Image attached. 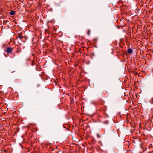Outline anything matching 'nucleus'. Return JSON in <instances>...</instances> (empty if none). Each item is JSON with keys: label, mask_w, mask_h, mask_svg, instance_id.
<instances>
[{"label": "nucleus", "mask_w": 153, "mask_h": 153, "mask_svg": "<svg viewBox=\"0 0 153 153\" xmlns=\"http://www.w3.org/2000/svg\"><path fill=\"white\" fill-rule=\"evenodd\" d=\"M12 51V48H11L10 47H8L7 48L6 50L5 51L8 53H11Z\"/></svg>", "instance_id": "1"}, {"label": "nucleus", "mask_w": 153, "mask_h": 153, "mask_svg": "<svg viewBox=\"0 0 153 153\" xmlns=\"http://www.w3.org/2000/svg\"><path fill=\"white\" fill-rule=\"evenodd\" d=\"M18 36L19 39H21L24 37V36L23 35H22V33H19L18 34Z\"/></svg>", "instance_id": "2"}, {"label": "nucleus", "mask_w": 153, "mask_h": 153, "mask_svg": "<svg viewBox=\"0 0 153 153\" xmlns=\"http://www.w3.org/2000/svg\"><path fill=\"white\" fill-rule=\"evenodd\" d=\"M127 51L129 53L131 54L132 53L133 50L131 48H129L128 49Z\"/></svg>", "instance_id": "3"}, {"label": "nucleus", "mask_w": 153, "mask_h": 153, "mask_svg": "<svg viewBox=\"0 0 153 153\" xmlns=\"http://www.w3.org/2000/svg\"><path fill=\"white\" fill-rule=\"evenodd\" d=\"M15 14V12L13 11H11L10 13V14L11 15H13Z\"/></svg>", "instance_id": "4"}, {"label": "nucleus", "mask_w": 153, "mask_h": 153, "mask_svg": "<svg viewBox=\"0 0 153 153\" xmlns=\"http://www.w3.org/2000/svg\"><path fill=\"white\" fill-rule=\"evenodd\" d=\"M87 33L88 35H89L90 34V30H88L87 31Z\"/></svg>", "instance_id": "5"}, {"label": "nucleus", "mask_w": 153, "mask_h": 153, "mask_svg": "<svg viewBox=\"0 0 153 153\" xmlns=\"http://www.w3.org/2000/svg\"><path fill=\"white\" fill-rule=\"evenodd\" d=\"M16 52L17 53H20V51L19 50H17V51H16Z\"/></svg>", "instance_id": "6"}, {"label": "nucleus", "mask_w": 153, "mask_h": 153, "mask_svg": "<svg viewBox=\"0 0 153 153\" xmlns=\"http://www.w3.org/2000/svg\"><path fill=\"white\" fill-rule=\"evenodd\" d=\"M97 137H98V138H99V137H100V135H99L98 134H97Z\"/></svg>", "instance_id": "7"}]
</instances>
